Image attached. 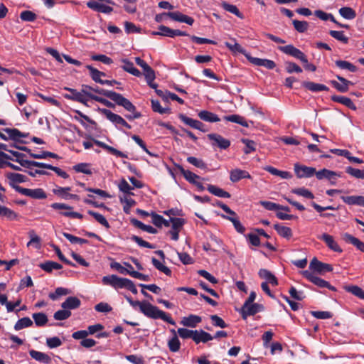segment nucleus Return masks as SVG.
<instances>
[{
  "instance_id": "18",
  "label": "nucleus",
  "mask_w": 364,
  "mask_h": 364,
  "mask_svg": "<svg viewBox=\"0 0 364 364\" xmlns=\"http://www.w3.org/2000/svg\"><path fill=\"white\" fill-rule=\"evenodd\" d=\"M318 238L325 242L326 245L334 252H342V249L339 247L331 235L324 233Z\"/></svg>"
},
{
  "instance_id": "35",
  "label": "nucleus",
  "mask_w": 364,
  "mask_h": 364,
  "mask_svg": "<svg viewBox=\"0 0 364 364\" xmlns=\"http://www.w3.org/2000/svg\"><path fill=\"white\" fill-rule=\"evenodd\" d=\"M200 119L208 122H218L220 119L217 114L207 110H202L198 113Z\"/></svg>"
},
{
  "instance_id": "40",
  "label": "nucleus",
  "mask_w": 364,
  "mask_h": 364,
  "mask_svg": "<svg viewBox=\"0 0 364 364\" xmlns=\"http://www.w3.org/2000/svg\"><path fill=\"white\" fill-rule=\"evenodd\" d=\"M7 178L10 181V186L11 184L15 185L17 183H23L27 181V177L23 174L18 173H9L7 174Z\"/></svg>"
},
{
  "instance_id": "22",
  "label": "nucleus",
  "mask_w": 364,
  "mask_h": 364,
  "mask_svg": "<svg viewBox=\"0 0 364 364\" xmlns=\"http://www.w3.org/2000/svg\"><path fill=\"white\" fill-rule=\"evenodd\" d=\"M251 178L252 177H251L250 174L247 171H245V170L235 168L230 171V180L233 183H236L243 178Z\"/></svg>"
},
{
  "instance_id": "26",
  "label": "nucleus",
  "mask_w": 364,
  "mask_h": 364,
  "mask_svg": "<svg viewBox=\"0 0 364 364\" xmlns=\"http://www.w3.org/2000/svg\"><path fill=\"white\" fill-rule=\"evenodd\" d=\"M81 301L76 296H69L62 303L61 307L64 309H76L80 307Z\"/></svg>"
},
{
  "instance_id": "28",
  "label": "nucleus",
  "mask_w": 364,
  "mask_h": 364,
  "mask_svg": "<svg viewBox=\"0 0 364 364\" xmlns=\"http://www.w3.org/2000/svg\"><path fill=\"white\" fill-rule=\"evenodd\" d=\"M302 86L311 92L328 91L329 88L323 84L315 83L310 81H304Z\"/></svg>"
},
{
  "instance_id": "11",
  "label": "nucleus",
  "mask_w": 364,
  "mask_h": 364,
  "mask_svg": "<svg viewBox=\"0 0 364 364\" xmlns=\"http://www.w3.org/2000/svg\"><path fill=\"white\" fill-rule=\"evenodd\" d=\"M309 268L321 274L333 271V267L331 264L321 262L316 257L311 261Z\"/></svg>"
},
{
  "instance_id": "37",
  "label": "nucleus",
  "mask_w": 364,
  "mask_h": 364,
  "mask_svg": "<svg viewBox=\"0 0 364 364\" xmlns=\"http://www.w3.org/2000/svg\"><path fill=\"white\" fill-rule=\"evenodd\" d=\"M101 91L104 92H111L110 90H107L102 88H100L99 87L96 86L95 87L87 85H82V92L90 99V96L89 95H93L92 92H94L95 93L104 95L103 93H102Z\"/></svg>"
},
{
  "instance_id": "61",
  "label": "nucleus",
  "mask_w": 364,
  "mask_h": 364,
  "mask_svg": "<svg viewBox=\"0 0 364 364\" xmlns=\"http://www.w3.org/2000/svg\"><path fill=\"white\" fill-rule=\"evenodd\" d=\"M120 201L122 203H124L123 210L127 214L129 213L131 207L134 205L136 203L134 200L127 196H124V198H120Z\"/></svg>"
},
{
  "instance_id": "43",
  "label": "nucleus",
  "mask_w": 364,
  "mask_h": 364,
  "mask_svg": "<svg viewBox=\"0 0 364 364\" xmlns=\"http://www.w3.org/2000/svg\"><path fill=\"white\" fill-rule=\"evenodd\" d=\"M221 217L231 221L234 225V228L239 233H244L245 228L242 225L237 217H228V215H221Z\"/></svg>"
},
{
  "instance_id": "53",
  "label": "nucleus",
  "mask_w": 364,
  "mask_h": 364,
  "mask_svg": "<svg viewBox=\"0 0 364 364\" xmlns=\"http://www.w3.org/2000/svg\"><path fill=\"white\" fill-rule=\"evenodd\" d=\"M292 24L295 30L299 33H304L309 28V23L305 21L293 20Z\"/></svg>"
},
{
  "instance_id": "3",
  "label": "nucleus",
  "mask_w": 364,
  "mask_h": 364,
  "mask_svg": "<svg viewBox=\"0 0 364 364\" xmlns=\"http://www.w3.org/2000/svg\"><path fill=\"white\" fill-rule=\"evenodd\" d=\"M104 94V96L109 98L114 101L117 105L123 107L126 110L132 112V115H126V117L129 120H133L141 117V114L140 112H136V107L127 98L123 97L121 94L115 92H104L101 91Z\"/></svg>"
},
{
  "instance_id": "8",
  "label": "nucleus",
  "mask_w": 364,
  "mask_h": 364,
  "mask_svg": "<svg viewBox=\"0 0 364 364\" xmlns=\"http://www.w3.org/2000/svg\"><path fill=\"white\" fill-rule=\"evenodd\" d=\"M315 175L318 180L326 178L331 185L336 183L337 178L341 177V174L327 168H323L318 171H316Z\"/></svg>"
},
{
  "instance_id": "34",
  "label": "nucleus",
  "mask_w": 364,
  "mask_h": 364,
  "mask_svg": "<svg viewBox=\"0 0 364 364\" xmlns=\"http://www.w3.org/2000/svg\"><path fill=\"white\" fill-rule=\"evenodd\" d=\"M264 169L265 171H267V172H269V173H271L274 176H279L282 178L288 179V178H291L292 177V175L291 174L290 172L285 171H280V170H278L277 168L270 166L264 167Z\"/></svg>"
},
{
  "instance_id": "10",
  "label": "nucleus",
  "mask_w": 364,
  "mask_h": 364,
  "mask_svg": "<svg viewBox=\"0 0 364 364\" xmlns=\"http://www.w3.org/2000/svg\"><path fill=\"white\" fill-rule=\"evenodd\" d=\"M294 171L296 176L299 178H310L315 175L316 168L304 165H300L299 164H295Z\"/></svg>"
},
{
  "instance_id": "48",
  "label": "nucleus",
  "mask_w": 364,
  "mask_h": 364,
  "mask_svg": "<svg viewBox=\"0 0 364 364\" xmlns=\"http://www.w3.org/2000/svg\"><path fill=\"white\" fill-rule=\"evenodd\" d=\"M151 262L154 267L157 269L159 271L164 273L167 276L171 275V269L164 264H163L159 260H158L155 257H152Z\"/></svg>"
},
{
  "instance_id": "56",
  "label": "nucleus",
  "mask_w": 364,
  "mask_h": 364,
  "mask_svg": "<svg viewBox=\"0 0 364 364\" xmlns=\"http://www.w3.org/2000/svg\"><path fill=\"white\" fill-rule=\"evenodd\" d=\"M118 188L120 191L126 193L129 196H133L134 193L131 192L133 188L128 183V182L124 179L122 178L118 185Z\"/></svg>"
},
{
  "instance_id": "49",
  "label": "nucleus",
  "mask_w": 364,
  "mask_h": 364,
  "mask_svg": "<svg viewBox=\"0 0 364 364\" xmlns=\"http://www.w3.org/2000/svg\"><path fill=\"white\" fill-rule=\"evenodd\" d=\"M33 325V321L28 317H23L19 319L14 325V329L19 331L24 328L30 327Z\"/></svg>"
},
{
  "instance_id": "1",
  "label": "nucleus",
  "mask_w": 364,
  "mask_h": 364,
  "mask_svg": "<svg viewBox=\"0 0 364 364\" xmlns=\"http://www.w3.org/2000/svg\"><path fill=\"white\" fill-rule=\"evenodd\" d=\"M130 305L133 307L139 306L140 311L149 318L153 319L161 318L171 325H176V322L170 316L146 301H132V304H130Z\"/></svg>"
},
{
  "instance_id": "52",
  "label": "nucleus",
  "mask_w": 364,
  "mask_h": 364,
  "mask_svg": "<svg viewBox=\"0 0 364 364\" xmlns=\"http://www.w3.org/2000/svg\"><path fill=\"white\" fill-rule=\"evenodd\" d=\"M87 213L90 215H92L102 225L105 226L106 228H109L110 226L109 223L102 214L96 213L93 210H88Z\"/></svg>"
},
{
  "instance_id": "4",
  "label": "nucleus",
  "mask_w": 364,
  "mask_h": 364,
  "mask_svg": "<svg viewBox=\"0 0 364 364\" xmlns=\"http://www.w3.org/2000/svg\"><path fill=\"white\" fill-rule=\"evenodd\" d=\"M129 282V279L119 277L116 274L105 276L102 279V282L104 285L111 286L115 289H126Z\"/></svg>"
},
{
  "instance_id": "29",
  "label": "nucleus",
  "mask_w": 364,
  "mask_h": 364,
  "mask_svg": "<svg viewBox=\"0 0 364 364\" xmlns=\"http://www.w3.org/2000/svg\"><path fill=\"white\" fill-rule=\"evenodd\" d=\"M331 100L333 102H338L345 105L346 107L352 110H356L357 109L356 106L353 102V101L347 97L341 95H333L331 96Z\"/></svg>"
},
{
  "instance_id": "44",
  "label": "nucleus",
  "mask_w": 364,
  "mask_h": 364,
  "mask_svg": "<svg viewBox=\"0 0 364 364\" xmlns=\"http://www.w3.org/2000/svg\"><path fill=\"white\" fill-rule=\"evenodd\" d=\"M39 267L46 272H51L53 269H60L62 265L53 261H47L44 263L40 264Z\"/></svg>"
},
{
  "instance_id": "62",
  "label": "nucleus",
  "mask_w": 364,
  "mask_h": 364,
  "mask_svg": "<svg viewBox=\"0 0 364 364\" xmlns=\"http://www.w3.org/2000/svg\"><path fill=\"white\" fill-rule=\"evenodd\" d=\"M159 31H153L151 34L153 36H163L172 38V29L166 26H160L159 27Z\"/></svg>"
},
{
  "instance_id": "7",
  "label": "nucleus",
  "mask_w": 364,
  "mask_h": 364,
  "mask_svg": "<svg viewBox=\"0 0 364 364\" xmlns=\"http://www.w3.org/2000/svg\"><path fill=\"white\" fill-rule=\"evenodd\" d=\"M264 307L262 304L252 303L250 304H244L241 308L240 314L243 319H247L250 316H253L257 313L262 311Z\"/></svg>"
},
{
  "instance_id": "39",
  "label": "nucleus",
  "mask_w": 364,
  "mask_h": 364,
  "mask_svg": "<svg viewBox=\"0 0 364 364\" xmlns=\"http://www.w3.org/2000/svg\"><path fill=\"white\" fill-rule=\"evenodd\" d=\"M274 228L280 236L284 238L289 239L292 236V231L291 228L289 227L282 226L279 224H275L274 225Z\"/></svg>"
},
{
  "instance_id": "50",
  "label": "nucleus",
  "mask_w": 364,
  "mask_h": 364,
  "mask_svg": "<svg viewBox=\"0 0 364 364\" xmlns=\"http://www.w3.org/2000/svg\"><path fill=\"white\" fill-rule=\"evenodd\" d=\"M337 67L343 70H348L350 72H356L357 68L348 61L338 60L335 62Z\"/></svg>"
},
{
  "instance_id": "55",
  "label": "nucleus",
  "mask_w": 364,
  "mask_h": 364,
  "mask_svg": "<svg viewBox=\"0 0 364 364\" xmlns=\"http://www.w3.org/2000/svg\"><path fill=\"white\" fill-rule=\"evenodd\" d=\"M168 347L171 352H178L181 348V343L178 336H173L168 341Z\"/></svg>"
},
{
  "instance_id": "36",
  "label": "nucleus",
  "mask_w": 364,
  "mask_h": 364,
  "mask_svg": "<svg viewBox=\"0 0 364 364\" xmlns=\"http://www.w3.org/2000/svg\"><path fill=\"white\" fill-rule=\"evenodd\" d=\"M131 223L137 228H139L144 231H146L151 234L157 233V230L151 225H145L142 222L138 220L136 218L131 219Z\"/></svg>"
},
{
  "instance_id": "9",
  "label": "nucleus",
  "mask_w": 364,
  "mask_h": 364,
  "mask_svg": "<svg viewBox=\"0 0 364 364\" xmlns=\"http://www.w3.org/2000/svg\"><path fill=\"white\" fill-rule=\"evenodd\" d=\"M279 49L284 53L291 55L302 63H306V55L299 49L296 48L292 45H287L285 46H280Z\"/></svg>"
},
{
  "instance_id": "14",
  "label": "nucleus",
  "mask_w": 364,
  "mask_h": 364,
  "mask_svg": "<svg viewBox=\"0 0 364 364\" xmlns=\"http://www.w3.org/2000/svg\"><path fill=\"white\" fill-rule=\"evenodd\" d=\"M164 14L178 22L186 23L188 25H192L194 23V19L192 17L183 14L179 11L168 12L164 13Z\"/></svg>"
},
{
  "instance_id": "33",
  "label": "nucleus",
  "mask_w": 364,
  "mask_h": 364,
  "mask_svg": "<svg viewBox=\"0 0 364 364\" xmlns=\"http://www.w3.org/2000/svg\"><path fill=\"white\" fill-rule=\"evenodd\" d=\"M207 190L218 197L229 198L231 196L228 192L214 185H208Z\"/></svg>"
},
{
  "instance_id": "46",
  "label": "nucleus",
  "mask_w": 364,
  "mask_h": 364,
  "mask_svg": "<svg viewBox=\"0 0 364 364\" xmlns=\"http://www.w3.org/2000/svg\"><path fill=\"white\" fill-rule=\"evenodd\" d=\"M32 317L37 326H43L48 321L46 314L42 312L35 313L33 314Z\"/></svg>"
},
{
  "instance_id": "21",
  "label": "nucleus",
  "mask_w": 364,
  "mask_h": 364,
  "mask_svg": "<svg viewBox=\"0 0 364 364\" xmlns=\"http://www.w3.org/2000/svg\"><path fill=\"white\" fill-rule=\"evenodd\" d=\"M341 199L349 205H359L364 207V196H341Z\"/></svg>"
},
{
  "instance_id": "41",
  "label": "nucleus",
  "mask_w": 364,
  "mask_h": 364,
  "mask_svg": "<svg viewBox=\"0 0 364 364\" xmlns=\"http://www.w3.org/2000/svg\"><path fill=\"white\" fill-rule=\"evenodd\" d=\"M224 119L228 122L239 124L244 127H248L249 126L246 119L243 117L237 114L225 116Z\"/></svg>"
},
{
  "instance_id": "64",
  "label": "nucleus",
  "mask_w": 364,
  "mask_h": 364,
  "mask_svg": "<svg viewBox=\"0 0 364 364\" xmlns=\"http://www.w3.org/2000/svg\"><path fill=\"white\" fill-rule=\"evenodd\" d=\"M71 316V311L67 309H62L57 311L54 315L53 318L58 321H63L68 318Z\"/></svg>"
},
{
  "instance_id": "38",
  "label": "nucleus",
  "mask_w": 364,
  "mask_h": 364,
  "mask_svg": "<svg viewBox=\"0 0 364 364\" xmlns=\"http://www.w3.org/2000/svg\"><path fill=\"white\" fill-rule=\"evenodd\" d=\"M65 90H68L70 94H65L64 97L68 100H71L73 101L79 102L82 101L81 97L82 95H85L82 90L78 92L77 90L73 89V88H68L65 87Z\"/></svg>"
},
{
  "instance_id": "54",
  "label": "nucleus",
  "mask_w": 364,
  "mask_h": 364,
  "mask_svg": "<svg viewBox=\"0 0 364 364\" xmlns=\"http://www.w3.org/2000/svg\"><path fill=\"white\" fill-rule=\"evenodd\" d=\"M345 289L358 298L364 299V291L360 287L355 285L346 286L345 287Z\"/></svg>"
},
{
  "instance_id": "20",
  "label": "nucleus",
  "mask_w": 364,
  "mask_h": 364,
  "mask_svg": "<svg viewBox=\"0 0 364 364\" xmlns=\"http://www.w3.org/2000/svg\"><path fill=\"white\" fill-rule=\"evenodd\" d=\"M87 6L94 11L104 14H110L113 11V9L111 6L100 4L95 1H90L87 2Z\"/></svg>"
},
{
  "instance_id": "13",
  "label": "nucleus",
  "mask_w": 364,
  "mask_h": 364,
  "mask_svg": "<svg viewBox=\"0 0 364 364\" xmlns=\"http://www.w3.org/2000/svg\"><path fill=\"white\" fill-rule=\"evenodd\" d=\"M247 59L255 65L262 66L269 70L276 67V63L271 60L255 58L251 55H247Z\"/></svg>"
},
{
  "instance_id": "5",
  "label": "nucleus",
  "mask_w": 364,
  "mask_h": 364,
  "mask_svg": "<svg viewBox=\"0 0 364 364\" xmlns=\"http://www.w3.org/2000/svg\"><path fill=\"white\" fill-rule=\"evenodd\" d=\"M11 187L19 193L31 198L45 199L47 197L46 192L42 188L30 189L13 184H11Z\"/></svg>"
},
{
  "instance_id": "15",
  "label": "nucleus",
  "mask_w": 364,
  "mask_h": 364,
  "mask_svg": "<svg viewBox=\"0 0 364 364\" xmlns=\"http://www.w3.org/2000/svg\"><path fill=\"white\" fill-rule=\"evenodd\" d=\"M336 77L341 83H339L336 80H332L331 83L334 88L341 92H348L349 90V86L353 85L351 81L348 80L347 79L340 75H336Z\"/></svg>"
},
{
  "instance_id": "32",
  "label": "nucleus",
  "mask_w": 364,
  "mask_h": 364,
  "mask_svg": "<svg viewBox=\"0 0 364 364\" xmlns=\"http://www.w3.org/2000/svg\"><path fill=\"white\" fill-rule=\"evenodd\" d=\"M258 274L261 278L267 280L266 282L269 283L273 286H277L278 284L277 279L269 270L261 269Z\"/></svg>"
},
{
  "instance_id": "16",
  "label": "nucleus",
  "mask_w": 364,
  "mask_h": 364,
  "mask_svg": "<svg viewBox=\"0 0 364 364\" xmlns=\"http://www.w3.org/2000/svg\"><path fill=\"white\" fill-rule=\"evenodd\" d=\"M4 132L8 134V139L14 141L15 142L25 143L23 141L19 140L20 138H25L28 136V133H23L20 132L17 129L6 128L4 129Z\"/></svg>"
},
{
  "instance_id": "19",
  "label": "nucleus",
  "mask_w": 364,
  "mask_h": 364,
  "mask_svg": "<svg viewBox=\"0 0 364 364\" xmlns=\"http://www.w3.org/2000/svg\"><path fill=\"white\" fill-rule=\"evenodd\" d=\"M175 166L176 168L183 176L185 179L190 183L194 184L197 181V179L200 178V177L197 174L191 172V171L184 169L181 165L176 164Z\"/></svg>"
},
{
  "instance_id": "51",
  "label": "nucleus",
  "mask_w": 364,
  "mask_h": 364,
  "mask_svg": "<svg viewBox=\"0 0 364 364\" xmlns=\"http://www.w3.org/2000/svg\"><path fill=\"white\" fill-rule=\"evenodd\" d=\"M151 108L154 112L163 114H170L171 109L169 107H162L160 105V102L158 100H151Z\"/></svg>"
},
{
  "instance_id": "30",
  "label": "nucleus",
  "mask_w": 364,
  "mask_h": 364,
  "mask_svg": "<svg viewBox=\"0 0 364 364\" xmlns=\"http://www.w3.org/2000/svg\"><path fill=\"white\" fill-rule=\"evenodd\" d=\"M343 239L345 242L353 245L359 250L364 252V242H361L358 238L355 237L354 236L349 233H344L343 235Z\"/></svg>"
},
{
  "instance_id": "27",
  "label": "nucleus",
  "mask_w": 364,
  "mask_h": 364,
  "mask_svg": "<svg viewBox=\"0 0 364 364\" xmlns=\"http://www.w3.org/2000/svg\"><path fill=\"white\" fill-rule=\"evenodd\" d=\"M230 40L233 42V43L230 42H225V46L233 53H242L243 54L246 58L247 55H250V53H247L246 50L239 44L237 43L235 38H231Z\"/></svg>"
},
{
  "instance_id": "58",
  "label": "nucleus",
  "mask_w": 364,
  "mask_h": 364,
  "mask_svg": "<svg viewBox=\"0 0 364 364\" xmlns=\"http://www.w3.org/2000/svg\"><path fill=\"white\" fill-rule=\"evenodd\" d=\"M222 6L225 11L235 14V16L240 18H243L242 14L240 13V11H239L236 6L228 4L226 2H223Z\"/></svg>"
},
{
  "instance_id": "59",
  "label": "nucleus",
  "mask_w": 364,
  "mask_h": 364,
  "mask_svg": "<svg viewBox=\"0 0 364 364\" xmlns=\"http://www.w3.org/2000/svg\"><path fill=\"white\" fill-rule=\"evenodd\" d=\"M346 172L356 178L364 179V168L360 170L351 166H348L346 169Z\"/></svg>"
},
{
  "instance_id": "23",
  "label": "nucleus",
  "mask_w": 364,
  "mask_h": 364,
  "mask_svg": "<svg viewBox=\"0 0 364 364\" xmlns=\"http://www.w3.org/2000/svg\"><path fill=\"white\" fill-rule=\"evenodd\" d=\"M93 141L96 145H97L100 147L107 151L111 154H113L116 156L121 157V158H127V155L125 154L124 153L116 149L115 148H114L112 146H110L106 144L105 143H104L102 141H98L96 139H93Z\"/></svg>"
},
{
  "instance_id": "45",
  "label": "nucleus",
  "mask_w": 364,
  "mask_h": 364,
  "mask_svg": "<svg viewBox=\"0 0 364 364\" xmlns=\"http://www.w3.org/2000/svg\"><path fill=\"white\" fill-rule=\"evenodd\" d=\"M338 12L342 17L348 20L353 19L356 16L355 11L352 8L348 6L341 8Z\"/></svg>"
},
{
  "instance_id": "57",
  "label": "nucleus",
  "mask_w": 364,
  "mask_h": 364,
  "mask_svg": "<svg viewBox=\"0 0 364 364\" xmlns=\"http://www.w3.org/2000/svg\"><path fill=\"white\" fill-rule=\"evenodd\" d=\"M291 192L300 196H303L306 198L313 199L314 198V194L305 188H299L291 190Z\"/></svg>"
},
{
  "instance_id": "63",
  "label": "nucleus",
  "mask_w": 364,
  "mask_h": 364,
  "mask_svg": "<svg viewBox=\"0 0 364 364\" xmlns=\"http://www.w3.org/2000/svg\"><path fill=\"white\" fill-rule=\"evenodd\" d=\"M22 21L26 22H33L37 18V15L31 11H23L20 14Z\"/></svg>"
},
{
  "instance_id": "2",
  "label": "nucleus",
  "mask_w": 364,
  "mask_h": 364,
  "mask_svg": "<svg viewBox=\"0 0 364 364\" xmlns=\"http://www.w3.org/2000/svg\"><path fill=\"white\" fill-rule=\"evenodd\" d=\"M104 94V96L109 98L114 101L117 105L123 107L126 110L132 112V115H126V117L129 120H133L141 117V114L140 112H136V107L127 98L123 97L121 94L115 92H104L101 91Z\"/></svg>"
},
{
  "instance_id": "12",
  "label": "nucleus",
  "mask_w": 364,
  "mask_h": 364,
  "mask_svg": "<svg viewBox=\"0 0 364 364\" xmlns=\"http://www.w3.org/2000/svg\"><path fill=\"white\" fill-rule=\"evenodd\" d=\"M207 137L213 141L212 145L221 149H226L230 146V141L218 134H208Z\"/></svg>"
},
{
  "instance_id": "42",
  "label": "nucleus",
  "mask_w": 364,
  "mask_h": 364,
  "mask_svg": "<svg viewBox=\"0 0 364 364\" xmlns=\"http://www.w3.org/2000/svg\"><path fill=\"white\" fill-rule=\"evenodd\" d=\"M86 68L89 70L90 75L92 79L97 83L103 84L104 80L101 79L100 75H103V72L98 70L97 69L93 68L92 65H87Z\"/></svg>"
},
{
  "instance_id": "60",
  "label": "nucleus",
  "mask_w": 364,
  "mask_h": 364,
  "mask_svg": "<svg viewBox=\"0 0 364 364\" xmlns=\"http://www.w3.org/2000/svg\"><path fill=\"white\" fill-rule=\"evenodd\" d=\"M329 34L331 36L343 43L347 44L348 43V38L345 36L343 31L331 30L329 31Z\"/></svg>"
},
{
  "instance_id": "24",
  "label": "nucleus",
  "mask_w": 364,
  "mask_h": 364,
  "mask_svg": "<svg viewBox=\"0 0 364 364\" xmlns=\"http://www.w3.org/2000/svg\"><path fill=\"white\" fill-rule=\"evenodd\" d=\"M29 355L33 359L44 364H48L51 362V358L43 352L32 349L29 350Z\"/></svg>"
},
{
  "instance_id": "47",
  "label": "nucleus",
  "mask_w": 364,
  "mask_h": 364,
  "mask_svg": "<svg viewBox=\"0 0 364 364\" xmlns=\"http://www.w3.org/2000/svg\"><path fill=\"white\" fill-rule=\"evenodd\" d=\"M0 215L13 220L18 218V214L7 207L0 205Z\"/></svg>"
},
{
  "instance_id": "17",
  "label": "nucleus",
  "mask_w": 364,
  "mask_h": 364,
  "mask_svg": "<svg viewBox=\"0 0 364 364\" xmlns=\"http://www.w3.org/2000/svg\"><path fill=\"white\" fill-rule=\"evenodd\" d=\"M192 339L196 344H198L200 342L206 343L208 341H212L213 337L209 333H207L203 330H194Z\"/></svg>"
},
{
  "instance_id": "6",
  "label": "nucleus",
  "mask_w": 364,
  "mask_h": 364,
  "mask_svg": "<svg viewBox=\"0 0 364 364\" xmlns=\"http://www.w3.org/2000/svg\"><path fill=\"white\" fill-rule=\"evenodd\" d=\"M99 112L104 114L107 119L112 123L115 124H120L129 129H131V126L120 115L105 108H99Z\"/></svg>"
},
{
  "instance_id": "31",
  "label": "nucleus",
  "mask_w": 364,
  "mask_h": 364,
  "mask_svg": "<svg viewBox=\"0 0 364 364\" xmlns=\"http://www.w3.org/2000/svg\"><path fill=\"white\" fill-rule=\"evenodd\" d=\"M121 61L124 63V65L122 66V68L124 71H126L136 77H140L141 75V72L134 66V64L132 62H131L129 60L125 59V58L122 59Z\"/></svg>"
},
{
  "instance_id": "25",
  "label": "nucleus",
  "mask_w": 364,
  "mask_h": 364,
  "mask_svg": "<svg viewBox=\"0 0 364 364\" xmlns=\"http://www.w3.org/2000/svg\"><path fill=\"white\" fill-rule=\"evenodd\" d=\"M201 321L202 318L200 316L191 314L188 316L183 317L181 321V323L184 326L195 328L199 323L201 322Z\"/></svg>"
}]
</instances>
